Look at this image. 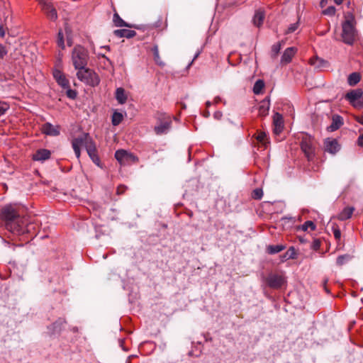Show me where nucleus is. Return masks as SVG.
Listing matches in <instances>:
<instances>
[{
    "instance_id": "5",
    "label": "nucleus",
    "mask_w": 363,
    "mask_h": 363,
    "mask_svg": "<svg viewBox=\"0 0 363 363\" xmlns=\"http://www.w3.org/2000/svg\"><path fill=\"white\" fill-rule=\"evenodd\" d=\"M77 77L81 82L91 86H96L100 83L99 75L94 70L86 67L77 70Z\"/></svg>"
},
{
    "instance_id": "15",
    "label": "nucleus",
    "mask_w": 363,
    "mask_h": 363,
    "mask_svg": "<svg viewBox=\"0 0 363 363\" xmlns=\"http://www.w3.org/2000/svg\"><path fill=\"white\" fill-rule=\"evenodd\" d=\"M296 51L297 50L294 47H290L286 48L281 56V64L286 65L289 63L291 61L294 56L295 55V54L296 53Z\"/></svg>"
},
{
    "instance_id": "43",
    "label": "nucleus",
    "mask_w": 363,
    "mask_h": 363,
    "mask_svg": "<svg viewBox=\"0 0 363 363\" xmlns=\"http://www.w3.org/2000/svg\"><path fill=\"white\" fill-rule=\"evenodd\" d=\"M7 52L6 47L0 43V59H3L7 55Z\"/></svg>"
},
{
    "instance_id": "59",
    "label": "nucleus",
    "mask_w": 363,
    "mask_h": 363,
    "mask_svg": "<svg viewBox=\"0 0 363 363\" xmlns=\"http://www.w3.org/2000/svg\"><path fill=\"white\" fill-rule=\"evenodd\" d=\"M103 48H105V49H107V50H109V46H104V47H102Z\"/></svg>"
},
{
    "instance_id": "24",
    "label": "nucleus",
    "mask_w": 363,
    "mask_h": 363,
    "mask_svg": "<svg viewBox=\"0 0 363 363\" xmlns=\"http://www.w3.org/2000/svg\"><path fill=\"white\" fill-rule=\"evenodd\" d=\"M114 13L113 16V22L116 27H129L131 28V26L125 22L118 15V13L116 11V9H113Z\"/></svg>"
},
{
    "instance_id": "44",
    "label": "nucleus",
    "mask_w": 363,
    "mask_h": 363,
    "mask_svg": "<svg viewBox=\"0 0 363 363\" xmlns=\"http://www.w3.org/2000/svg\"><path fill=\"white\" fill-rule=\"evenodd\" d=\"M298 28V23L291 24L288 28L286 33H291L294 32Z\"/></svg>"
},
{
    "instance_id": "10",
    "label": "nucleus",
    "mask_w": 363,
    "mask_h": 363,
    "mask_svg": "<svg viewBox=\"0 0 363 363\" xmlns=\"http://www.w3.org/2000/svg\"><path fill=\"white\" fill-rule=\"evenodd\" d=\"M38 1L41 6L42 10L46 13L47 17L50 20L55 21L57 19V11L50 1L38 0Z\"/></svg>"
},
{
    "instance_id": "34",
    "label": "nucleus",
    "mask_w": 363,
    "mask_h": 363,
    "mask_svg": "<svg viewBox=\"0 0 363 363\" xmlns=\"http://www.w3.org/2000/svg\"><path fill=\"white\" fill-rule=\"evenodd\" d=\"M310 63L312 65L315 66V67H320L323 66V64H325L326 62H325L324 60H323L320 58L314 57V58H311L310 60Z\"/></svg>"
},
{
    "instance_id": "17",
    "label": "nucleus",
    "mask_w": 363,
    "mask_h": 363,
    "mask_svg": "<svg viewBox=\"0 0 363 363\" xmlns=\"http://www.w3.org/2000/svg\"><path fill=\"white\" fill-rule=\"evenodd\" d=\"M273 124L274 125V133L276 134H279L284 128V120L282 116L280 113H274L273 116Z\"/></svg>"
},
{
    "instance_id": "4",
    "label": "nucleus",
    "mask_w": 363,
    "mask_h": 363,
    "mask_svg": "<svg viewBox=\"0 0 363 363\" xmlns=\"http://www.w3.org/2000/svg\"><path fill=\"white\" fill-rule=\"evenodd\" d=\"M355 33L354 16L348 13L346 20L342 23V38L343 42L348 45H352L355 39Z\"/></svg>"
},
{
    "instance_id": "26",
    "label": "nucleus",
    "mask_w": 363,
    "mask_h": 363,
    "mask_svg": "<svg viewBox=\"0 0 363 363\" xmlns=\"http://www.w3.org/2000/svg\"><path fill=\"white\" fill-rule=\"evenodd\" d=\"M286 246L283 245H268L267 252L270 255H274L284 250Z\"/></svg>"
},
{
    "instance_id": "25",
    "label": "nucleus",
    "mask_w": 363,
    "mask_h": 363,
    "mask_svg": "<svg viewBox=\"0 0 363 363\" xmlns=\"http://www.w3.org/2000/svg\"><path fill=\"white\" fill-rule=\"evenodd\" d=\"M152 52L153 53L154 60H155V63L157 65L160 66V67H164L165 64L161 60V57H160V54H159V48H158V46L157 45H155L152 47Z\"/></svg>"
},
{
    "instance_id": "14",
    "label": "nucleus",
    "mask_w": 363,
    "mask_h": 363,
    "mask_svg": "<svg viewBox=\"0 0 363 363\" xmlns=\"http://www.w3.org/2000/svg\"><path fill=\"white\" fill-rule=\"evenodd\" d=\"M51 152L47 149H39L33 155L32 159L34 161L44 162L50 159Z\"/></svg>"
},
{
    "instance_id": "50",
    "label": "nucleus",
    "mask_w": 363,
    "mask_h": 363,
    "mask_svg": "<svg viewBox=\"0 0 363 363\" xmlns=\"http://www.w3.org/2000/svg\"><path fill=\"white\" fill-rule=\"evenodd\" d=\"M65 323V320L64 319H62V318H60L55 324H54V326H55L56 324L59 323V324H62Z\"/></svg>"
},
{
    "instance_id": "53",
    "label": "nucleus",
    "mask_w": 363,
    "mask_h": 363,
    "mask_svg": "<svg viewBox=\"0 0 363 363\" xmlns=\"http://www.w3.org/2000/svg\"><path fill=\"white\" fill-rule=\"evenodd\" d=\"M327 1L328 0H321V1H320L321 7H323L325 6V4L327 3Z\"/></svg>"
},
{
    "instance_id": "52",
    "label": "nucleus",
    "mask_w": 363,
    "mask_h": 363,
    "mask_svg": "<svg viewBox=\"0 0 363 363\" xmlns=\"http://www.w3.org/2000/svg\"><path fill=\"white\" fill-rule=\"evenodd\" d=\"M344 0H334L335 3L337 5L341 4Z\"/></svg>"
},
{
    "instance_id": "22",
    "label": "nucleus",
    "mask_w": 363,
    "mask_h": 363,
    "mask_svg": "<svg viewBox=\"0 0 363 363\" xmlns=\"http://www.w3.org/2000/svg\"><path fill=\"white\" fill-rule=\"evenodd\" d=\"M115 97L118 104H124L127 101V95L125 89L122 87L117 88L115 93Z\"/></svg>"
},
{
    "instance_id": "11",
    "label": "nucleus",
    "mask_w": 363,
    "mask_h": 363,
    "mask_svg": "<svg viewBox=\"0 0 363 363\" xmlns=\"http://www.w3.org/2000/svg\"><path fill=\"white\" fill-rule=\"evenodd\" d=\"M323 144L325 151L330 154L335 155L340 150V145L335 138H328Z\"/></svg>"
},
{
    "instance_id": "12",
    "label": "nucleus",
    "mask_w": 363,
    "mask_h": 363,
    "mask_svg": "<svg viewBox=\"0 0 363 363\" xmlns=\"http://www.w3.org/2000/svg\"><path fill=\"white\" fill-rule=\"evenodd\" d=\"M41 131L43 134L50 136H57L60 133V126L54 125L50 123H45L41 127Z\"/></svg>"
},
{
    "instance_id": "21",
    "label": "nucleus",
    "mask_w": 363,
    "mask_h": 363,
    "mask_svg": "<svg viewBox=\"0 0 363 363\" xmlns=\"http://www.w3.org/2000/svg\"><path fill=\"white\" fill-rule=\"evenodd\" d=\"M354 211V208H353V207H349V206L345 207L338 214L337 218L340 220H346L352 217Z\"/></svg>"
},
{
    "instance_id": "41",
    "label": "nucleus",
    "mask_w": 363,
    "mask_h": 363,
    "mask_svg": "<svg viewBox=\"0 0 363 363\" xmlns=\"http://www.w3.org/2000/svg\"><path fill=\"white\" fill-rule=\"evenodd\" d=\"M262 195L263 192L261 189H256L252 192V197L255 199H260Z\"/></svg>"
},
{
    "instance_id": "57",
    "label": "nucleus",
    "mask_w": 363,
    "mask_h": 363,
    "mask_svg": "<svg viewBox=\"0 0 363 363\" xmlns=\"http://www.w3.org/2000/svg\"><path fill=\"white\" fill-rule=\"evenodd\" d=\"M101 57H102L106 58V60L108 62H110V60H108V58H107L104 55H101Z\"/></svg>"
},
{
    "instance_id": "42",
    "label": "nucleus",
    "mask_w": 363,
    "mask_h": 363,
    "mask_svg": "<svg viewBox=\"0 0 363 363\" xmlns=\"http://www.w3.org/2000/svg\"><path fill=\"white\" fill-rule=\"evenodd\" d=\"M352 106L357 108H363V95H362L359 98V99H357Z\"/></svg>"
},
{
    "instance_id": "33",
    "label": "nucleus",
    "mask_w": 363,
    "mask_h": 363,
    "mask_svg": "<svg viewBox=\"0 0 363 363\" xmlns=\"http://www.w3.org/2000/svg\"><path fill=\"white\" fill-rule=\"evenodd\" d=\"M352 257L349 255H343L337 257L336 263L338 266H342L346 262H347L350 259H351Z\"/></svg>"
},
{
    "instance_id": "40",
    "label": "nucleus",
    "mask_w": 363,
    "mask_h": 363,
    "mask_svg": "<svg viewBox=\"0 0 363 363\" xmlns=\"http://www.w3.org/2000/svg\"><path fill=\"white\" fill-rule=\"evenodd\" d=\"M257 140L259 142L264 144L266 140H267V134L264 132L258 133L257 135Z\"/></svg>"
},
{
    "instance_id": "6",
    "label": "nucleus",
    "mask_w": 363,
    "mask_h": 363,
    "mask_svg": "<svg viewBox=\"0 0 363 363\" xmlns=\"http://www.w3.org/2000/svg\"><path fill=\"white\" fill-rule=\"evenodd\" d=\"M301 149L308 160H312L315 155V145L313 138L308 134L301 135Z\"/></svg>"
},
{
    "instance_id": "32",
    "label": "nucleus",
    "mask_w": 363,
    "mask_h": 363,
    "mask_svg": "<svg viewBox=\"0 0 363 363\" xmlns=\"http://www.w3.org/2000/svg\"><path fill=\"white\" fill-rule=\"evenodd\" d=\"M299 229L302 230L303 231H307L308 229L311 230H315V225L313 221L307 220L299 227Z\"/></svg>"
},
{
    "instance_id": "37",
    "label": "nucleus",
    "mask_w": 363,
    "mask_h": 363,
    "mask_svg": "<svg viewBox=\"0 0 363 363\" xmlns=\"http://www.w3.org/2000/svg\"><path fill=\"white\" fill-rule=\"evenodd\" d=\"M57 45L62 49L65 48L64 35L62 30H60L57 34Z\"/></svg>"
},
{
    "instance_id": "30",
    "label": "nucleus",
    "mask_w": 363,
    "mask_h": 363,
    "mask_svg": "<svg viewBox=\"0 0 363 363\" xmlns=\"http://www.w3.org/2000/svg\"><path fill=\"white\" fill-rule=\"evenodd\" d=\"M123 116L122 113L115 111L112 116V124L113 125H119L123 121Z\"/></svg>"
},
{
    "instance_id": "54",
    "label": "nucleus",
    "mask_w": 363,
    "mask_h": 363,
    "mask_svg": "<svg viewBox=\"0 0 363 363\" xmlns=\"http://www.w3.org/2000/svg\"><path fill=\"white\" fill-rule=\"evenodd\" d=\"M357 121H358L360 124L363 125V116H361V117H359V118H358Z\"/></svg>"
},
{
    "instance_id": "9",
    "label": "nucleus",
    "mask_w": 363,
    "mask_h": 363,
    "mask_svg": "<svg viewBox=\"0 0 363 363\" xmlns=\"http://www.w3.org/2000/svg\"><path fill=\"white\" fill-rule=\"evenodd\" d=\"M115 158L121 165L138 161L137 157L124 150H117L115 152Z\"/></svg>"
},
{
    "instance_id": "1",
    "label": "nucleus",
    "mask_w": 363,
    "mask_h": 363,
    "mask_svg": "<svg viewBox=\"0 0 363 363\" xmlns=\"http://www.w3.org/2000/svg\"><path fill=\"white\" fill-rule=\"evenodd\" d=\"M1 218L4 220L6 228L13 233L21 235L30 233L32 223H28V219L21 217L16 208L11 205L4 207L1 211Z\"/></svg>"
},
{
    "instance_id": "8",
    "label": "nucleus",
    "mask_w": 363,
    "mask_h": 363,
    "mask_svg": "<svg viewBox=\"0 0 363 363\" xmlns=\"http://www.w3.org/2000/svg\"><path fill=\"white\" fill-rule=\"evenodd\" d=\"M267 284L272 289H280L286 282V279L281 274H269L265 278Z\"/></svg>"
},
{
    "instance_id": "31",
    "label": "nucleus",
    "mask_w": 363,
    "mask_h": 363,
    "mask_svg": "<svg viewBox=\"0 0 363 363\" xmlns=\"http://www.w3.org/2000/svg\"><path fill=\"white\" fill-rule=\"evenodd\" d=\"M264 87V82L261 79H259L254 84L253 92L255 93V94H259Z\"/></svg>"
},
{
    "instance_id": "45",
    "label": "nucleus",
    "mask_w": 363,
    "mask_h": 363,
    "mask_svg": "<svg viewBox=\"0 0 363 363\" xmlns=\"http://www.w3.org/2000/svg\"><path fill=\"white\" fill-rule=\"evenodd\" d=\"M126 189V187L123 185H121L119 186H118L117 188V194H123Z\"/></svg>"
},
{
    "instance_id": "51",
    "label": "nucleus",
    "mask_w": 363,
    "mask_h": 363,
    "mask_svg": "<svg viewBox=\"0 0 363 363\" xmlns=\"http://www.w3.org/2000/svg\"><path fill=\"white\" fill-rule=\"evenodd\" d=\"M220 101H221V99L219 96L215 97V99H214V104H217Z\"/></svg>"
},
{
    "instance_id": "16",
    "label": "nucleus",
    "mask_w": 363,
    "mask_h": 363,
    "mask_svg": "<svg viewBox=\"0 0 363 363\" xmlns=\"http://www.w3.org/2000/svg\"><path fill=\"white\" fill-rule=\"evenodd\" d=\"M270 107V101L269 97L260 101L258 106V113L260 117H264L268 115Z\"/></svg>"
},
{
    "instance_id": "28",
    "label": "nucleus",
    "mask_w": 363,
    "mask_h": 363,
    "mask_svg": "<svg viewBox=\"0 0 363 363\" xmlns=\"http://www.w3.org/2000/svg\"><path fill=\"white\" fill-rule=\"evenodd\" d=\"M283 44H284V41H280V42H278L272 45V50H271L272 58H275L277 57Z\"/></svg>"
},
{
    "instance_id": "46",
    "label": "nucleus",
    "mask_w": 363,
    "mask_h": 363,
    "mask_svg": "<svg viewBox=\"0 0 363 363\" xmlns=\"http://www.w3.org/2000/svg\"><path fill=\"white\" fill-rule=\"evenodd\" d=\"M357 144L359 146L363 147V134H361L357 140Z\"/></svg>"
},
{
    "instance_id": "20",
    "label": "nucleus",
    "mask_w": 363,
    "mask_h": 363,
    "mask_svg": "<svg viewBox=\"0 0 363 363\" xmlns=\"http://www.w3.org/2000/svg\"><path fill=\"white\" fill-rule=\"evenodd\" d=\"M113 34L118 38H132L136 35V32L133 30L118 29L115 30Z\"/></svg>"
},
{
    "instance_id": "48",
    "label": "nucleus",
    "mask_w": 363,
    "mask_h": 363,
    "mask_svg": "<svg viewBox=\"0 0 363 363\" xmlns=\"http://www.w3.org/2000/svg\"><path fill=\"white\" fill-rule=\"evenodd\" d=\"M222 116V113L220 111H216L214 113V117L217 119H220Z\"/></svg>"
},
{
    "instance_id": "29",
    "label": "nucleus",
    "mask_w": 363,
    "mask_h": 363,
    "mask_svg": "<svg viewBox=\"0 0 363 363\" xmlns=\"http://www.w3.org/2000/svg\"><path fill=\"white\" fill-rule=\"evenodd\" d=\"M296 257V251L294 247H289V249L282 255V261L294 259Z\"/></svg>"
},
{
    "instance_id": "19",
    "label": "nucleus",
    "mask_w": 363,
    "mask_h": 363,
    "mask_svg": "<svg viewBox=\"0 0 363 363\" xmlns=\"http://www.w3.org/2000/svg\"><path fill=\"white\" fill-rule=\"evenodd\" d=\"M363 95L361 89L352 90L345 95V99L352 105L360 96Z\"/></svg>"
},
{
    "instance_id": "18",
    "label": "nucleus",
    "mask_w": 363,
    "mask_h": 363,
    "mask_svg": "<svg viewBox=\"0 0 363 363\" xmlns=\"http://www.w3.org/2000/svg\"><path fill=\"white\" fill-rule=\"evenodd\" d=\"M343 124V119L339 115H334L332 118V123L328 127V130L333 132L339 129Z\"/></svg>"
},
{
    "instance_id": "3",
    "label": "nucleus",
    "mask_w": 363,
    "mask_h": 363,
    "mask_svg": "<svg viewBox=\"0 0 363 363\" xmlns=\"http://www.w3.org/2000/svg\"><path fill=\"white\" fill-rule=\"evenodd\" d=\"M89 58V52L85 48L79 45L74 46L72 51L71 60L75 69L86 67Z\"/></svg>"
},
{
    "instance_id": "36",
    "label": "nucleus",
    "mask_w": 363,
    "mask_h": 363,
    "mask_svg": "<svg viewBox=\"0 0 363 363\" xmlns=\"http://www.w3.org/2000/svg\"><path fill=\"white\" fill-rule=\"evenodd\" d=\"M9 108L10 106L9 104L4 101H0V117L4 115Z\"/></svg>"
},
{
    "instance_id": "47",
    "label": "nucleus",
    "mask_w": 363,
    "mask_h": 363,
    "mask_svg": "<svg viewBox=\"0 0 363 363\" xmlns=\"http://www.w3.org/2000/svg\"><path fill=\"white\" fill-rule=\"evenodd\" d=\"M5 29L2 25H0V37L4 38L5 36Z\"/></svg>"
},
{
    "instance_id": "13",
    "label": "nucleus",
    "mask_w": 363,
    "mask_h": 363,
    "mask_svg": "<svg viewBox=\"0 0 363 363\" xmlns=\"http://www.w3.org/2000/svg\"><path fill=\"white\" fill-rule=\"evenodd\" d=\"M53 77L57 84L62 88H68L69 86V80L66 78L64 73L60 69L53 70Z\"/></svg>"
},
{
    "instance_id": "7",
    "label": "nucleus",
    "mask_w": 363,
    "mask_h": 363,
    "mask_svg": "<svg viewBox=\"0 0 363 363\" xmlns=\"http://www.w3.org/2000/svg\"><path fill=\"white\" fill-rule=\"evenodd\" d=\"M172 123L169 116H164L159 118L157 125L154 127L155 134L158 135L167 134L171 129Z\"/></svg>"
},
{
    "instance_id": "23",
    "label": "nucleus",
    "mask_w": 363,
    "mask_h": 363,
    "mask_svg": "<svg viewBox=\"0 0 363 363\" xmlns=\"http://www.w3.org/2000/svg\"><path fill=\"white\" fill-rule=\"evenodd\" d=\"M264 17L265 16L264 11L261 10L256 11L252 18L253 24L257 27H260L263 23Z\"/></svg>"
},
{
    "instance_id": "39",
    "label": "nucleus",
    "mask_w": 363,
    "mask_h": 363,
    "mask_svg": "<svg viewBox=\"0 0 363 363\" xmlns=\"http://www.w3.org/2000/svg\"><path fill=\"white\" fill-rule=\"evenodd\" d=\"M335 12H336L335 8L334 6H331L328 7L326 9H325L323 11V13L324 15L333 16L335 14Z\"/></svg>"
},
{
    "instance_id": "38",
    "label": "nucleus",
    "mask_w": 363,
    "mask_h": 363,
    "mask_svg": "<svg viewBox=\"0 0 363 363\" xmlns=\"http://www.w3.org/2000/svg\"><path fill=\"white\" fill-rule=\"evenodd\" d=\"M64 89H66V94L68 98L74 99L77 97V93L75 90L71 89L69 86Z\"/></svg>"
},
{
    "instance_id": "27",
    "label": "nucleus",
    "mask_w": 363,
    "mask_h": 363,
    "mask_svg": "<svg viewBox=\"0 0 363 363\" xmlns=\"http://www.w3.org/2000/svg\"><path fill=\"white\" fill-rule=\"evenodd\" d=\"M360 75L357 72H352L348 76L347 82L350 86L356 85L360 81Z\"/></svg>"
},
{
    "instance_id": "35",
    "label": "nucleus",
    "mask_w": 363,
    "mask_h": 363,
    "mask_svg": "<svg viewBox=\"0 0 363 363\" xmlns=\"http://www.w3.org/2000/svg\"><path fill=\"white\" fill-rule=\"evenodd\" d=\"M332 231L335 240L339 242L341 238V231L339 227L336 224H333L332 226Z\"/></svg>"
},
{
    "instance_id": "55",
    "label": "nucleus",
    "mask_w": 363,
    "mask_h": 363,
    "mask_svg": "<svg viewBox=\"0 0 363 363\" xmlns=\"http://www.w3.org/2000/svg\"><path fill=\"white\" fill-rule=\"evenodd\" d=\"M211 105V101H206V106L207 108L210 107Z\"/></svg>"
},
{
    "instance_id": "2",
    "label": "nucleus",
    "mask_w": 363,
    "mask_h": 363,
    "mask_svg": "<svg viewBox=\"0 0 363 363\" xmlns=\"http://www.w3.org/2000/svg\"><path fill=\"white\" fill-rule=\"evenodd\" d=\"M72 145L78 159L80 157V147H84L92 162L99 167H103L97 154L96 144L88 133H84L82 135L74 138L72 141Z\"/></svg>"
},
{
    "instance_id": "49",
    "label": "nucleus",
    "mask_w": 363,
    "mask_h": 363,
    "mask_svg": "<svg viewBox=\"0 0 363 363\" xmlns=\"http://www.w3.org/2000/svg\"><path fill=\"white\" fill-rule=\"evenodd\" d=\"M320 247V242L318 240H315L313 242L314 249H318Z\"/></svg>"
},
{
    "instance_id": "58",
    "label": "nucleus",
    "mask_w": 363,
    "mask_h": 363,
    "mask_svg": "<svg viewBox=\"0 0 363 363\" xmlns=\"http://www.w3.org/2000/svg\"><path fill=\"white\" fill-rule=\"evenodd\" d=\"M67 43H68V45H69V46H71V45H72L71 41L68 40V41H67Z\"/></svg>"
},
{
    "instance_id": "56",
    "label": "nucleus",
    "mask_w": 363,
    "mask_h": 363,
    "mask_svg": "<svg viewBox=\"0 0 363 363\" xmlns=\"http://www.w3.org/2000/svg\"><path fill=\"white\" fill-rule=\"evenodd\" d=\"M209 116H210V113H209V111H207L205 113L204 116H205L206 118H208Z\"/></svg>"
}]
</instances>
